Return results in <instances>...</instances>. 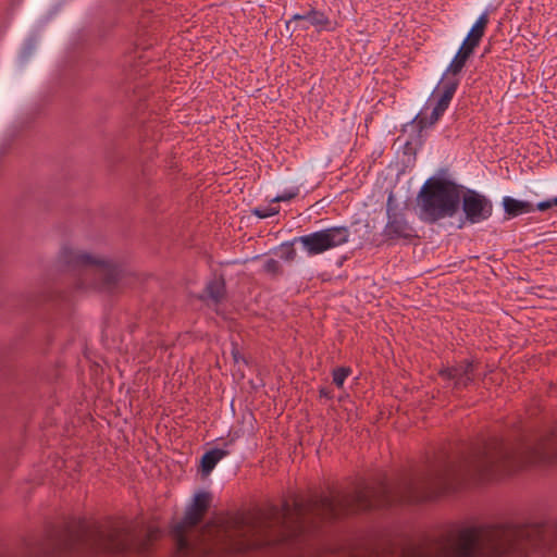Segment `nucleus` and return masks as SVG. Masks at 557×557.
<instances>
[{
	"label": "nucleus",
	"mask_w": 557,
	"mask_h": 557,
	"mask_svg": "<svg viewBox=\"0 0 557 557\" xmlns=\"http://www.w3.org/2000/svg\"><path fill=\"white\" fill-rule=\"evenodd\" d=\"M463 186L445 176H430L419 193L420 218L426 223H435L453 218L460 208Z\"/></svg>",
	"instance_id": "6"
},
{
	"label": "nucleus",
	"mask_w": 557,
	"mask_h": 557,
	"mask_svg": "<svg viewBox=\"0 0 557 557\" xmlns=\"http://www.w3.org/2000/svg\"><path fill=\"white\" fill-rule=\"evenodd\" d=\"M351 369L349 367H338L333 370V383L337 387H342L345 380L350 375Z\"/></svg>",
	"instance_id": "19"
},
{
	"label": "nucleus",
	"mask_w": 557,
	"mask_h": 557,
	"mask_svg": "<svg viewBox=\"0 0 557 557\" xmlns=\"http://www.w3.org/2000/svg\"><path fill=\"white\" fill-rule=\"evenodd\" d=\"M552 203H553V207H557V196L552 198Z\"/></svg>",
	"instance_id": "26"
},
{
	"label": "nucleus",
	"mask_w": 557,
	"mask_h": 557,
	"mask_svg": "<svg viewBox=\"0 0 557 557\" xmlns=\"http://www.w3.org/2000/svg\"><path fill=\"white\" fill-rule=\"evenodd\" d=\"M544 522L510 521L453 528L430 543L382 539L367 548L369 557H525L542 536Z\"/></svg>",
	"instance_id": "2"
},
{
	"label": "nucleus",
	"mask_w": 557,
	"mask_h": 557,
	"mask_svg": "<svg viewBox=\"0 0 557 557\" xmlns=\"http://www.w3.org/2000/svg\"><path fill=\"white\" fill-rule=\"evenodd\" d=\"M462 196V210L471 223L487 220L493 212L492 201L473 189H466Z\"/></svg>",
	"instance_id": "10"
},
{
	"label": "nucleus",
	"mask_w": 557,
	"mask_h": 557,
	"mask_svg": "<svg viewBox=\"0 0 557 557\" xmlns=\"http://www.w3.org/2000/svg\"><path fill=\"white\" fill-rule=\"evenodd\" d=\"M227 455L228 451L221 448H213L203 454L200 461V472L202 476H208L216 463Z\"/></svg>",
	"instance_id": "15"
},
{
	"label": "nucleus",
	"mask_w": 557,
	"mask_h": 557,
	"mask_svg": "<svg viewBox=\"0 0 557 557\" xmlns=\"http://www.w3.org/2000/svg\"><path fill=\"white\" fill-rule=\"evenodd\" d=\"M503 207L505 213L509 218H516L518 215L530 213L535 210V207L531 202L518 200L511 197H505L503 199Z\"/></svg>",
	"instance_id": "14"
},
{
	"label": "nucleus",
	"mask_w": 557,
	"mask_h": 557,
	"mask_svg": "<svg viewBox=\"0 0 557 557\" xmlns=\"http://www.w3.org/2000/svg\"><path fill=\"white\" fill-rule=\"evenodd\" d=\"M422 141L421 129L410 138H397L399 147L397 149L396 160L393 164V170L396 171V174H406L413 169L417 151L421 147Z\"/></svg>",
	"instance_id": "9"
},
{
	"label": "nucleus",
	"mask_w": 557,
	"mask_h": 557,
	"mask_svg": "<svg viewBox=\"0 0 557 557\" xmlns=\"http://www.w3.org/2000/svg\"><path fill=\"white\" fill-rule=\"evenodd\" d=\"M128 529L107 521H85L52 527L42 535L25 537L13 545L0 544V557H64L78 553L125 554L133 549Z\"/></svg>",
	"instance_id": "3"
},
{
	"label": "nucleus",
	"mask_w": 557,
	"mask_h": 557,
	"mask_svg": "<svg viewBox=\"0 0 557 557\" xmlns=\"http://www.w3.org/2000/svg\"><path fill=\"white\" fill-rule=\"evenodd\" d=\"M206 297L214 304L221 302L226 294L225 281L222 276L209 281L205 288Z\"/></svg>",
	"instance_id": "16"
},
{
	"label": "nucleus",
	"mask_w": 557,
	"mask_h": 557,
	"mask_svg": "<svg viewBox=\"0 0 557 557\" xmlns=\"http://www.w3.org/2000/svg\"><path fill=\"white\" fill-rule=\"evenodd\" d=\"M275 253L285 261H293L296 258L294 242L283 243L278 248L275 249Z\"/></svg>",
	"instance_id": "18"
},
{
	"label": "nucleus",
	"mask_w": 557,
	"mask_h": 557,
	"mask_svg": "<svg viewBox=\"0 0 557 557\" xmlns=\"http://www.w3.org/2000/svg\"><path fill=\"white\" fill-rule=\"evenodd\" d=\"M280 212L278 207H272V206H265V207H258L251 210V213L259 219H265L273 215H276Z\"/></svg>",
	"instance_id": "20"
},
{
	"label": "nucleus",
	"mask_w": 557,
	"mask_h": 557,
	"mask_svg": "<svg viewBox=\"0 0 557 557\" xmlns=\"http://www.w3.org/2000/svg\"><path fill=\"white\" fill-rule=\"evenodd\" d=\"M263 272L270 275L272 278H276L283 275L284 270L282 264L276 259H267L263 263Z\"/></svg>",
	"instance_id": "17"
},
{
	"label": "nucleus",
	"mask_w": 557,
	"mask_h": 557,
	"mask_svg": "<svg viewBox=\"0 0 557 557\" xmlns=\"http://www.w3.org/2000/svg\"><path fill=\"white\" fill-rule=\"evenodd\" d=\"M553 208V203L550 199L541 201L536 205V209L540 211H546L548 209Z\"/></svg>",
	"instance_id": "23"
},
{
	"label": "nucleus",
	"mask_w": 557,
	"mask_h": 557,
	"mask_svg": "<svg viewBox=\"0 0 557 557\" xmlns=\"http://www.w3.org/2000/svg\"><path fill=\"white\" fill-rule=\"evenodd\" d=\"M319 394H320V397L332 398L331 391L326 387H321L319 389Z\"/></svg>",
	"instance_id": "24"
},
{
	"label": "nucleus",
	"mask_w": 557,
	"mask_h": 557,
	"mask_svg": "<svg viewBox=\"0 0 557 557\" xmlns=\"http://www.w3.org/2000/svg\"><path fill=\"white\" fill-rule=\"evenodd\" d=\"M211 500L212 495L209 492L197 493L193 503L186 508L183 519L173 525L172 533L180 550H187L189 548L186 532L201 522L210 507Z\"/></svg>",
	"instance_id": "7"
},
{
	"label": "nucleus",
	"mask_w": 557,
	"mask_h": 557,
	"mask_svg": "<svg viewBox=\"0 0 557 557\" xmlns=\"http://www.w3.org/2000/svg\"><path fill=\"white\" fill-rule=\"evenodd\" d=\"M298 194H299V188L297 186L292 187V188L285 190L283 194L273 197L271 199V203L289 201V200L296 198L298 196Z\"/></svg>",
	"instance_id": "21"
},
{
	"label": "nucleus",
	"mask_w": 557,
	"mask_h": 557,
	"mask_svg": "<svg viewBox=\"0 0 557 557\" xmlns=\"http://www.w3.org/2000/svg\"><path fill=\"white\" fill-rule=\"evenodd\" d=\"M557 463V431L509 443L494 436L471 444L454 455L441 454L413 472L403 473L392 484L386 478L351 493H338V520L374 508L416 504L455 492L468 482L507 475L529 466Z\"/></svg>",
	"instance_id": "1"
},
{
	"label": "nucleus",
	"mask_w": 557,
	"mask_h": 557,
	"mask_svg": "<svg viewBox=\"0 0 557 557\" xmlns=\"http://www.w3.org/2000/svg\"><path fill=\"white\" fill-rule=\"evenodd\" d=\"M487 24L488 14L483 12L470 28L457 53L446 67L440 83L418 115V125L421 128L435 124L448 109L460 83L459 74L475 48L480 45Z\"/></svg>",
	"instance_id": "4"
},
{
	"label": "nucleus",
	"mask_w": 557,
	"mask_h": 557,
	"mask_svg": "<svg viewBox=\"0 0 557 557\" xmlns=\"http://www.w3.org/2000/svg\"><path fill=\"white\" fill-rule=\"evenodd\" d=\"M58 268L61 272L78 278L77 288L95 287L109 293L119 287L123 272L110 260L69 246L62 247Z\"/></svg>",
	"instance_id": "5"
},
{
	"label": "nucleus",
	"mask_w": 557,
	"mask_h": 557,
	"mask_svg": "<svg viewBox=\"0 0 557 557\" xmlns=\"http://www.w3.org/2000/svg\"><path fill=\"white\" fill-rule=\"evenodd\" d=\"M474 374L475 364L469 359L461 360L438 371L442 379L454 382V388L456 389L468 387L473 382Z\"/></svg>",
	"instance_id": "11"
},
{
	"label": "nucleus",
	"mask_w": 557,
	"mask_h": 557,
	"mask_svg": "<svg viewBox=\"0 0 557 557\" xmlns=\"http://www.w3.org/2000/svg\"><path fill=\"white\" fill-rule=\"evenodd\" d=\"M437 174L444 175V174H447V171L442 169V170H440V171L437 172Z\"/></svg>",
	"instance_id": "27"
},
{
	"label": "nucleus",
	"mask_w": 557,
	"mask_h": 557,
	"mask_svg": "<svg viewBox=\"0 0 557 557\" xmlns=\"http://www.w3.org/2000/svg\"><path fill=\"white\" fill-rule=\"evenodd\" d=\"M383 235L387 239H409L414 237V230L406 220L401 212L391 211L387 209V223L384 227Z\"/></svg>",
	"instance_id": "12"
},
{
	"label": "nucleus",
	"mask_w": 557,
	"mask_h": 557,
	"mask_svg": "<svg viewBox=\"0 0 557 557\" xmlns=\"http://www.w3.org/2000/svg\"><path fill=\"white\" fill-rule=\"evenodd\" d=\"M156 537H157V531L149 530V532L147 534V539L143 543H140L139 549L140 550H146L147 549L146 546H148V544L150 542H152Z\"/></svg>",
	"instance_id": "22"
},
{
	"label": "nucleus",
	"mask_w": 557,
	"mask_h": 557,
	"mask_svg": "<svg viewBox=\"0 0 557 557\" xmlns=\"http://www.w3.org/2000/svg\"><path fill=\"white\" fill-rule=\"evenodd\" d=\"M233 357L236 362L239 360V352L237 350H233Z\"/></svg>",
	"instance_id": "25"
},
{
	"label": "nucleus",
	"mask_w": 557,
	"mask_h": 557,
	"mask_svg": "<svg viewBox=\"0 0 557 557\" xmlns=\"http://www.w3.org/2000/svg\"><path fill=\"white\" fill-rule=\"evenodd\" d=\"M292 22H301L299 24L300 29L307 30L310 26L315 27L318 30L327 29L330 25L329 16L314 8H310L304 13L294 14L290 20L286 23L287 27Z\"/></svg>",
	"instance_id": "13"
},
{
	"label": "nucleus",
	"mask_w": 557,
	"mask_h": 557,
	"mask_svg": "<svg viewBox=\"0 0 557 557\" xmlns=\"http://www.w3.org/2000/svg\"><path fill=\"white\" fill-rule=\"evenodd\" d=\"M349 230L346 226H334L318 231L294 239L302 245L310 256L320 255L329 249L342 246L348 242Z\"/></svg>",
	"instance_id": "8"
}]
</instances>
